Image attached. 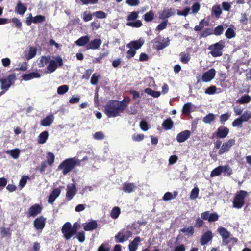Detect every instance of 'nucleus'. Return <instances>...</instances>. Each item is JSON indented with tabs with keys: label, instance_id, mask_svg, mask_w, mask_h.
Segmentation results:
<instances>
[{
	"label": "nucleus",
	"instance_id": "36",
	"mask_svg": "<svg viewBox=\"0 0 251 251\" xmlns=\"http://www.w3.org/2000/svg\"><path fill=\"white\" fill-rule=\"evenodd\" d=\"M180 232L186 233L189 236H192L194 233V229L192 226L184 227L180 229Z\"/></svg>",
	"mask_w": 251,
	"mask_h": 251
},
{
	"label": "nucleus",
	"instance_id": "42",
	"mask_svg": "<svg viewBox=\"0 0 251 251\" xmlns=\"http://www.w3.org/2000/svg\"><path fill=\"white\" fill-rule=\"evenodd\" d=\"M177 195V193L176 192H174V196H173L172 193L171 192H166L163 197V200L166 201H170L172 199L176 198Z\"/></svg>",
	"mask_w": 251,
	"mask_h": 251
},
{
	"label": "nucleus",
	"instance_id": "39",
	"mask_svg": "<svg viewBox=\"0 0 251 251\" xmlns=\"http://www.w3.org/2000/svg\"><path fill=\"white\" fill-rule=\"evenodd\" d=\"M180 61L186 64L187 63L189 60H190L191 57L190 55L188 53H185L184 52H182L180 54Z\"/></svg>",
	"mask_w": 251,
	"mask_h": 251
},
{
	"label": "nucleus",
	"instance_id": "37",
	"mask_svg": "<svg viewBox=\"0 0 251 251\" xmlns=\"http://www.w3.org/2000/svg\"><path fill=\"white\" fill-rule=\"evenodd\" d=\"M144 91L147 94L151 95L154 98H158L161 95V93L159 91H153L151 88H146L145 89Z\"/></svg>",
	"mask_w": 251,
	"mask_h": 251
},
{
	"label": "nucleus",
	"instance_id": "47",
	"mask_svg": "<svg viewBox=\"0 0 251 251\" xmlns=\"http://www.w3.org/2000/svg\"><path fill=\"white\" fill-rule=\"evenodd\" d=\"M212 13L214 14L216 17H219L222 13L221 8L220 5H214L212 8Z\"/></svg>",
	"mask_w": 251,
	"mask_h": 251
},
{
	"label": "nucleus",
	"instance_id": "38",
	"mask_svg": "<svg viewBox=\"0 0 251 251\" xmlns=\"http://www.w3.org/2000/svg\"><path fill=\"white\" fill-rule=\"evenodd\" d=\"M20 152V151L18 149L7 151H6V153L9 154L14 159H17L19 157Z\"/></svg>",
	"mask_w": 251,
	"mask_h": 251
},
{
	"label": "nucleus",
	"instance_id": "27",
	"mask_svg": "<svg viewBox=\"0 0 251 251\" xmlns=\"http://www.w3.org/2000/svg\"><path fill=\"white\" fill-rule=\"evenodd\" d=\"M54 119V117L53 115H48L41 121V125L43 126H49L53 123Z\"/></svg>",
	"mask_w": 251,
	"mask_h": 251
},
{
	"label": "nucleus",
	"instance_id": "15",
	"mask_svg": "<svg viewBox=\"0 0 251 251\" xmlns=\"http://www.w3.org/2000/svg\"><path fill=\"white\" fill-rule=\"evenodd\" d=\"M213 237L212 232L208 230L204 232L201 236L200 243L201 245H206L209 241H211Z\"/></svg>",
	"mask_w": 251,
	"mask_h": 251
},
{
	"label": "nucleus",
	"instance_id": "23",
	"mask_svg": "<svg viewBox=\"0 0 251 251\" xmlns=\"http://www.w3.org/2000/svg\"><path fill=\"white\" fill-rule=\"evenodd\" d=\"M61 190L58 188L54 189L48 197V202L49 203H53L55 199L59 196Z\"/></svg>",
	"mask_w": 251,
	"mask_h": 251
},
{
	"label": "nucleus",
	"instance_id": "29",
	"mask_svg": "<svg viewBox=\"0 0 251 251\" xmlns=\"http://www.w3.org/2000/svg\"><path fill=\"white\" fill-rule=\"evenodd\" d=\"M231 172L228 165L220 166L215 168L211 173H227Z\"/></svg>",
	"mask_w": 251,
	"mask_h": 251
},
{
	"label": "nucleus",
	"instance_id": "59",
	"mask_svg": "<svg viewBox=\"0 0 251 251\" xmlns=\"http://www.w3.org/2000/svg\"><path fill=\"white\" fill-rule=\"evenodd\" d=\"M29 177L27 176H23L19 182V186L21 188H23L27 182V179H29Z\"/></svg>",
	"mask_w": 251,
	"mask_h": 251
},
{
	"label": "nucleus",
	"instance_id": "19",
	"mask_svg": "<svg viewBox=\"0 0 251 251\" xmlns=\"http://www.w3.org/2000/svg\"><path fill=\"white\" fill-rule=\"evenodd\" d=\"M144 43V40L140 38L138 40L130 42L126 46L128 48H133L135 50H137L141 48Z\"/></svg>",
	"mask_w": 251,
	"mask_h": 251
},
{
	"label": "nucleus",
	"instance_id": "7",
	"mask_svg": "<svg viewBox=\"0 0 251 251\" xmlns=\"http://www.w3.org/2000/svg\"><path fill=\"white\" fill-rule=\"evenodd\" d=\"M61 231L65 239L67 240L70 239L73 235H75L72 229V226L70 222H66L64 224Z\"/></svg>",
	"mask_w": 251,
	"mask_h": 251
},
{
	"label": "nucleus",
	"instance_id": "26",
	"mask_svg": "<svg viewBox=\"0 0 251 251\" xmlns=\"http://www.w3.org/2000/svg\"><path fill=\"white\" fill-rule=\"evenodd\" d=\"M98 227V224L96 221L93 220L88 223H86L85 225L83 227V229L85 231H92L96 229Z\"/></svg>",
	"mask_w": 251,
	"mask_h": 251
},
{
	"label": "nucleus",
	"instance_id": "54",
	"mask_svg": "<svg viewBox=\"0 0 251 251\" xmlns=\"http://www.w3.org/2000/svg\"><path fill=\"white\" fill-rule=\"evenodd\" d=\"M93 15L98 19H104L106 17V14L102 11H99L93 13Z\"/></svg>",
	"mask_w": 251,
	"mask_h": 251
},
{
	"label": "nucleus",
	"instance_id": "31",
	"mask_svg": "<svg viewBox=\"0 0 251 251\" xmlns=\"http://www.w3.org/2000/svg\"><path fill=\"white\" fill-rule=\"evenodd\" d=\"M49 133L47 131H43L39 134L38 138V142L39 143L44 144L48 138Z\"/></svg>",
	"mask_w": 251,
	"mask_h": 251
},
{
	"label": "nucleus",
	"instance_id": "3",
	"mask_svg": "<svg viewBox=\"0 0 251 251\" xmlns=\"http://www.w3.org/2000/svg\"><path fill=\"white\" fill-rule=\"evenodd\" d=\"M247 194V191L244 190L238 192L234 198L233 207L237 209L241 208L245 204V198Z\"/></svg>",
	"mask_w": 251,
	"mask_h": 251
},
{
	"label": "nucleus",
	"instance_id": "8",
	"mask_svg": "<svg viewBox=\"0 0 251 251\" xmlns=\"http://www.w3.org/2000/svg\"><path fill=\"white\" fill-rule=\"evenodd\" d=\"M16 79V76L14 74L9 75L6 78L0 79L1 83V89L7 90Z\"/></svg>",
	"mask_w": 251,
	"mask_h": 251
},
{
	"label": "nucleus",
	"instance_id": "11",
	"mask_svg": "<svg viewBox=\"0 0 251 251\" xmlns=\"http://www.w3.org/2000/svg\"><path fill=\"white\" fill-rule=\"evenodd\" d=\"M235 143V140L233 139H229L226 142H224L221 146L218 153L220 154H223L227 152L232 146Z\"/></svg>",
	"mask_w": 251,
	"mask_h": 251
},
{
	"label": "nucleus",
	"instance_id": "53",
	"mask_svg": "<svg viewBox=\"0 0 251 251\" xmlns=\"http://www.w3.org/2000/svg\"><path fill=\"white\" fill-rule=\"evenodd\" d=\"M199 189L198 187L194 188L191 192L190 198L192 200L196 199L199 195Z\"/></svg>",
	"mask_w": 251,
	"mask_h": 251
},
{
	"label": "nucleus",
	"instance_id": "22",
	"mask_svg": "<svg viewBox=\"0 0 251 251\" xmlns=\"http://www.w3.org/2000/svg\"><path fill=\"white\" fill-rule=\"evenodd\" d=\"M229 131V129L227 127L221 126L217 129L216 134L218 138H225L227 136Z\"/></svg>",
	"mask_w": 251,
	"mask_h": 251
},
{
	"label": "nucleus",
	"instance_id": "41",
	"mask_svg": "<svg viewBox=\"0 0 251 251\" xmlns=\"http://www.w3.org/2000/svg\"><path fill=\"white\" fill-rule=\"evenodd\" d=\"M239 117L243 122H247L251 118V113L248 110H246L243 114Z\"/></svg>",
	"mask_w": 251,
	"mask_h": 251
},
{
	"label": "nucleus",
	"instance_id": "1",
	"mask_svg": "<svg viewBox=\"0 0 251 251\" xmlns=\"http://www.w3.org/2000/svg\"><path fill=\"white\" fill-rule=\"evenodd\" d=\"M126 108V104L124 101L112 100L108 101L105 107V113L108 117H116L120 115Z\"/></svg>",
	"mask_w": 251,
	"mask_h": 251
},
{
	"label": "nucleus",
	"instance_id": "20",
	"mask_svg": "<svg viewBox=\"0 0 251 251\" xmlns=\"http://www.w3.org/2000/svg\"><path fill=\"white\" fill-rule=\"evenodd\" d=\"M191 132L189 130H185L178 133L176 136V140L179 143H182L187 140L190 136Z\"/></svg>",
	"mask_w": 251,
	"mask_h": 251
},
{
	"label": "nucleus",
	"instance_id": "61",
	"mask_svg": "<svg viewBox=\"0 0 251 251\" xmlns=\"http://www.w3.org/2000/svg\"><path fill=\"white\" fill-rule=\"evenodd\" d=\"M144 138L143 134H134L132 136V139L133 141L139 142L143 140Z\"/></svg>",
	"mask_w": 251,
	"mask_h": 251
},
{
	"label": "nucleus",
	"instance_id": "57",
	"mask_svg": "<svg viewBox=\"0 0 251 251\" xmlns=\"http://www.w3.org/2000/svg\"><path fill=\"white\" fill-rule=\"evenodd\" d=\"M82 18L85 22L89 21L92 19V15L90 12L86 11L83 13Z\"/></svg>",
	"mask_w": 251,
	"mask_h": 251
},
{
	"label": "nucleus",
	"instance_id": "49",
	"mask_svg": "<svg viewBox=\"0 0 251 251\" xmlns=\"http://www.w3.org/2000/svg\"><path fill=\"white\" fill-rule=\"evenodd\" d=\"M215 119V115L213 114L210 113L205 116L203 119V121L206 124H210Z\"/></svg>",
	"mask_w": 251,
	"mask_h": 251
},
{
	"label": "nucleus",
	"instance_id": "44",
	"mask_svg": "<svg viewBox=\"0 0 251 251\" xmlns=\"http://www.w3.org/2000/svg\"><path fill=\"white\" fill-rule=\"evenodd\" d=\"M37 50L34 47H30L28 54L26 56L27 60L31 59L34 57L36 54Z\"/></svg>",
	"mask_w": 251,
	"mask_h": 251
},
{
	"label": "nucleus",
	"instance_id": "17",
	"mask_svg": "<svg viewBox=\"0 0 251 251\" xmlns=\"http://www.w3.org/2000/svg\"><path fill=\"white\" fill-rule=\"evenodd\" d=\"M102 43V41L100 39H95L93 40L89 41L86 45V48L87 50H97L99 48Z\"/></svg>",
	"mask_w": 251,
	"mask_h": 251
},
{
	"label": "nucleus",
	"instance_id": "9",
	"mask_svg": "<svg viewBox=\"0 0 251 251\" xmlns=\"http://www.w3.org/2000/svg\"><path fill=\"white\" fill-rule=\"evenodd\" d=\"M46 218L43 216H40L36 218L33 221V226L34 228L41 233L44 228L46 225Z\"/></svg>",
	"mask_w": 251,
	"mask_h": 251
},
{
	"label": "nucleus",
	"instance_id": "32",
	"mask_svg": "<svg viewBox=\"0 0 251 251\" xmlns=\"http://www.w3.org/2000/svg\"><path fill=\"white\" fill-rule=\"evenodd\" d=\"M173 126V122L170 118L165 120L162 123V127L166 130L171 129Z\"/></svg>",
	"mask_w": 251,
	"mask_h": 251
},
{
	"label": "nucleus",
	"instance_id": "50",
	"mask_svg": "<svg viewBox=\"0 0 251 251\" xmlns=\"http://www.w3.org/2000/svg\"><path fill=\"white\" fill-rule=\"evenodd\" d=\"M46 159L47 163L49 165H51L53 163L54 161V155L52 153L49 152L47 154Z\"/></svg>",
	"mask_w": 251,
	"mask_h": 251
},
{
	"label": "nucleus",
	"instance_id": "35",
	"mask_svg": "<svg viewBox=\"0 0 251 251\" xmlns=\"http://www.w3.org/2000/svg\"><path fill=\"white\" fill-rule=\"evenodd\" d=\"M251 101V97L248 95H244L237 100V102L240 104H246Z\"/></svg>",
	"mask_w": 251,
	"mask_h": 251
},
{
	"label": "nucleus",
	"instance_id": "55",
	"mask_svg": "<svg viewBox=\"0 0 251 251\" xmlns=\"http://www.w3.org/2000/svg\"><path fill=\"white\" fill-rule=\"evenodd\" d=\"M225 35L227 38L231 39L233 38L235 36V33L233 29L232 28H228L225 33Z\"/></svg>",
	"mask_w": 251,
	"mask_h": 251
},
{
	"label": "nucleus",
	"instance_id": "16",
	"mask_svg": "<svg viewBox=\"0 0 251 251\" xmlns=\"http://www.w3.org/2000/svg\"><path fill=\"white\" fill-rule=\"evenodd\" d=\"M137 188V186L134 183L125 182L123 184V191L127 193H131L134 192Z\"/></svg>",
	"mask_w": 251,
	"mask_h": 251
},
{
	"label": "nucleus",
	"instance_id": "58",
	"mask_svg": "<svg viewBox=\"0 0 251 251\" xmlns=\"http://www.w3.org/2000/svg\"><path fill=\"white\" fill-rule=\"evenodd\" d=\"M0 233L2 237L11 235V233L10 231L9 228H6L5 227L2 228L0 231Z\"/></svg>",
	"mask_w": 251,
	"mask_h": 251
},
{
	"label": "nucleus",
	"instance_id": "34",
	"mask_svg": "<svg viewBox=\"0 0 251 251\" xmlns=\"http://www.w3.org/2000/svg\"><path fill=\"white\" fill-rule=\"evenodd\" d=\"M26 7L20 1H19L17 6L15 8V11L19 14L23 15L26 11Z\"/></svg>",
	"mask_w": 251,
	"mask_h": 251
},
{
	"label": "nucleus",
	"instance_id": "2",
	"mask_svg": "<svg viewBox=\"0 0 251 251\" xmlns=\"http://www.w3.org/2000/svg\"><path fill=\"white\" fill-rule=\"evenodd\" d=\"M80 161L75 158L67 159L63 161L58 167V169H62L63 173H69L76 165H79Z\"/></svg>",
	"mask_w": 251,
	"mask_h": 251
},
{
	"label": "nucleus",
	"instance_id": "18",
	"mask_svg": "<svg viewBox=\"0 0 251 251\" xmlns=\"http://www.w3.org/2000/svg\"><path fill=\"white\" fill-rule=\"evenodd\" d=\"M175 10L174 8H169L163 10L159 13V18L160 19H165L174 15Z\"/></svg>",
	"mask_w": 251,
	"mask_h": 251
},
{
	"label": "nucleus",
	"instance_id": "21",
	"mask_svg": "<svg viewBox=\"0 0 251 251\" xmlns=\"http://www.w3.org/2000/svg\"><path fill=\"white\" fill-rule=\"evenodd\" d=\"M218 231L220 235L222 236L223 242L227 244L229 242H227L230 235V233L225 228L221 227L218 229Z\"/></svg>",
	"mask_w": 251,
	"mask_h": 251
},
{
	"label": "nucleus",
	"instance_id": "40",
	"mask_svg": "<svg viewBox=\"0 0 251 251\" xmlns=\"http://www.w3.org/2000/svg\"><path fill=\"white\" fill-rule=\"evenodd\" d=\"M121 213L120 209L118 207H114L111 210L110 216L113 219H117Z\"/></svg>",
	"mask_w": 251,
	"mask_h": 251
},
{
	"label": "nucleus",
	"instance_id": "25",
	"mask_svg": "<svg viewBox=\"0 0 251 251\" xmlns=\"http://www.w3.org/2000/svg\"><path fill=\"white\" fill-rule=\"evenodd\" d=\"M169 42L170 40L167 38L163 40L162 42L156 41L155 42L154 46L155 49L157 50H161L169 46Z\"/></svg>",
	"mask_w": 251,
	"mask_h": 251
},
{
	"label": "nucleus",
	"instance_id": "28",
	"mask_svg": "<svg viewBox=\"0 0 251 251\" xmlns=\"http://www.w3.org/2000/svg\"><path fill=\"white\" fill-rule=\"evenodd\" d=\"M41 75L38 72H31L27 74H24L22 76L24 80L28 81L33 78H40Z\"/></svg>",
	"mask_w": 251,
	"mask_h": 251
},
{
	"label": "nucleus",
	"instance_id": "4",
	"mask_svg": "<svg viewBox=\"0 0 251 251\" xmlns=\"http://www.w3.org/2000/svg\"><path fill=\"white\" fill-rule=\"evenodd\" d=\"M224 47V42L220 41L214 44L210 45L208 49L210 50V53L212 56L216 57L222 56V50Z\"/></svg>",
	"mask_w": 251,
	"mask_h": 251
},
{
	"label": "nucleus",
	"instance_id": "64",
	"mask_svg": "<svg viewBox=\"0 0 251 251\" xmlns=\"http://www.w3.org/2000/svg\"><path fill=\"white\" fill-rule=\"evenodd\" d=\"M107 243L102 244L98 249V251H110V248Z\"/></svg>",
	"mask_w": 251,
	"mask_h": 251
},
{
	"label": "nucleus",
	"instance_id": "13",
	"mask_svg": "<svg viewBox=\"0 0 251 251\" xmlns=\"http://www.w3.org/2000/svg\"><path fill=\"white\" fill-rule=\"evenodd\" d=\"M77 190L74 184H69L67 186L66 198L68 201L71 200L76 194Z\"/></svg>",
	"mask_w": 251,
	"mask_h": 251
},
{
	"label": "nucleus",
	"instance_id": "24",
	"mask_svg": "<svg viewBox=\"0 0 251 251\" xmlns=\"http://www.w3.org/2000/svg\"><path fill=\"white\" fill-rule=\"evenodd\" d=\"M141 238L139 236L135 237L131 241L129 245L128 249L129 251H136L138 248L139 243L141 242Z\"/></svg>",
	"mask_w": 251,
	"mask_h": 251
},
{
	"label": "nucleus",
	"instance_id": "6",
	"mask_svg": "<svg viewBox=\"0 0 251 251\" xmlns=\"http://www.w3.org/2000/svg\"><path fill=\"white\" fill-rule=\"evenodd\" d=\"M49 64L47 66V71L49 73H51L55 71L57 68V65L62 66L63 65V60L60 56L53 57V60H50Z\"/></svg>",
	"mask_w": 251,
	"mask_h": 251
},
{
	"label": "nucleus",
	"instance_id": "62",
	"mask_svg": "<svg viewBox=\"0 0 251 251\" xmlns=\"http://www.w3.org/2000/svg\"><path fill=\"white\" fill-rule=\"evenodd\" d=\"M77 234V238L78 240V241L82 243L85 240V233L83 231H80Z\"/></svg>",
	"mask_w": 251,
	"mask_h": 251
},
{
	"label": "nucleus",
	"instance_id": "30",
	"mask_svg": "<svg viewBox=\"0 0 251 251\" xmlns=\"http://www.w3.org/2000/svg\"><path fill=\"white\" fill-rule=\"evenodd\" d=\"M90 38L88 36H82L77 40L75 43L79 46H84L89 43Z\"/></svg>",
	"mask_w": 251,
	"mask_h": 251
},
{
	"label": "nucleus",
	"instance_id": "48",
	"mask_svg": "<svg viewBox=\"0 0 251 251\" xmlns=\"http://www.w3.org/2000/svg\"><path fill=\"white\" fill-rule=\"evenodd\" d=\"M126 25L132 27H140L142 26V23L140 20H137L135 22H128L126 23Z\"/></svg>",
	"mask_w": 251,
	"mask_h": 251
},
{
	"label": "nucleus",
	"instance_id": "45",
	"mask_svg": "<svg viewBox=\"0 0 251 251\" xmlns=\"http://www.w3.org/2000/svg\"><path fill=\"white\" fill-rule=\"evenodd\" d=\"M30 18L32 19V22L33 23H41L44 22L45 20V18L43 16L37 15L32 17L31 14H30Z\"/></svg>",
	"mask_w": 251,
	"mask_h": 251
},
{
	"label": "nucleus",
	"instance_id": "14",
	"mask_svg": "<svg viewBox=\"0 0 251 251\" xmlns=\"http://www.w3.org/2000/svg\"><path fill=\"white\" fill-rule=\"evenodd\" d=\"M215 70L213 68L211 69L202 75L201 76V80L204 82H209L215 77Z\"/></svg>",
	"mask_w": 251,
	"mask_h": 251
},
{
	"label": "nucleus",
	"instance_id": "56",
	"mask_svg": "<svg viewBox=\"0 0 251 251\" xmlns=\"http://www.w3.org/2000/svg\"><path fill=\"white\" fill-rule=\"evenodd\" d=\"M224 31V27L222 25H218L215 28L213 33L216 36H219L222 34Z\"/></svg>",
	"mask_w": 251,
	"mask_h": 251
},
{
	"label": "nucleus",
	"instance_id": "12",
	"mask_svg": "<svg viewBox=\"0 0 251 251\" xmlns=\"http://www.w3.org/2000/svg\"><path fill=\"white\" fill-rule=\"evenodd\" d=\"M219 215L216 212L210 213L209 211H205L201 214V218L204 220H208L209 222H215L218 220Z\"/></svg>",
	"mask_w": 251,
	"mask_h": 251
},
{
	"label": "nucleus",
	"instance_id": "10",
	"mask_svg": "<svg viewBox=\"0 0 251 251\" xmlns=\"http://www.w3.org/2000/svg\"><path fill=\"white\" fill-rule=\"evenodd\" d=\"M42 207L39 204H35L30 207L26 212L28 218L35 217L40 214L42 210Z\"/></svg>",
	"mask_w": 251,
	"mask_h": 251
},
{
	"label": "nucleus",
	"instance_id": "43",
	"mask_svg": "<svg viewBox=\"0 0 251 251\" xmlns=\"http://www.w3.org/2000/svg\"><path fill=\"white\" fill-rule=\"evenodd\" d=\"M192 104L191 102H187L185 103L182 109V112L183 114L187 115L190 112Z\"/></svg>",
	"mask_w": 251,
	"mask_h": 251
},
{
	"label": "nucleus",
	"instance_id": "46",
	"mask_svg": "<svg viewBox=\"0 0 251 251\" xmlns=\"http://www.w3.org/2000/svg\"><path fill=\"white\" fill-rule=\"evenodd\" d=\"M208 25V23L205 21L204 20H201L199 24L195 26L194 29L195 31H198L202 30L204 26H207Z\"/></svg>",
	"mask_w": 251,
	"mask_h": 251
},
{
	"label": "nucleus",
	"instance_id": "51",
	"mask_svg": "<svg viewBox=\"0 0 251 251\" xmlns=\"http://www.w3.org/2000/svg\"><path fill=\"white\" fill-rule=\"evenodd\" d=\"M69 90V87L67 85H63L59 86L57 88V93L59 95H63L68 92Z\"/></svg>",
	"mask_w": 251,
	"mask_h": 251
},
{
	"label": "nucleus",
	"instance_id": "60",
	"mask_svg": "<svg viewBox=\"0 0 251 251\" xmlns=\"http://www.w3.org/2000/svg\"><path fill=\"white\" fill-rule=\"evenodd\" d=\"M138 17V13L137 12H132L127 16V20L128 21L136 20Z\"/></svg>",
	"mask_w": 251,
	"mask_h": 251
},
{
	"label": "nucleus",
	"instance_id": "5",
	"mask_svg": "<svg viewBox=\"0 0 251 251\" xmlns=\"http://www.w3.org/2000/svg\"><path fill=\"white\" fill-rule=\"evenodd\" d=\"M132 236L131 231L125 229L121 230L115 236V239L116 243H124L126 241Z\"/></svg>",
	"mask_w": 251,
	"mask_h": 251
},
{
	"label": "nucleus",
	"instance_id": "52",
	"mask_svg": "<svg viewBox=\"0 0 251 251\" xmlns=\"http://www.w3.org/2000/svg\"><path fill=\"white\" fill-rule=\"evenodd\" d=\"M153 18L154 13L152 11H150L144 15V19L147 22L152 21Z\"/></svg>",
	"mask_w": 251,
	"mask_h": 251
},
{
	"label": "nucleus",
	"instance_id": "33",
	"mask_svg": "<svg viewBox=\"0 0 251 251\" xmlns=\"http://www.w3.org/2000/svg\"><path fill=\"white\" fill-rule=\"evenodd\" d=\"M50 60V56H42L39 60V62L38 63V66L39 67H44L48 63H49Z\"/></svg>",
	"mask_w": 251,
	"mask_h": 251
},
{
	"label": "nucleus",
	"instance_id": "63",
	"mask_svg": "<svg viewBox=\"0 0 251 251\" xmlns=\"http://www.w3.org/2000/svg\"><path fill=\"white\" fill-rule=\"evenodd\" d=\"M136 53V50H135L133 48H129V50L127 51L126 57L128 59H130L131 58L135 56Z\"/></svg>",
	"mask_w": 251,
	"mask_h": 251
}]
</instances>
